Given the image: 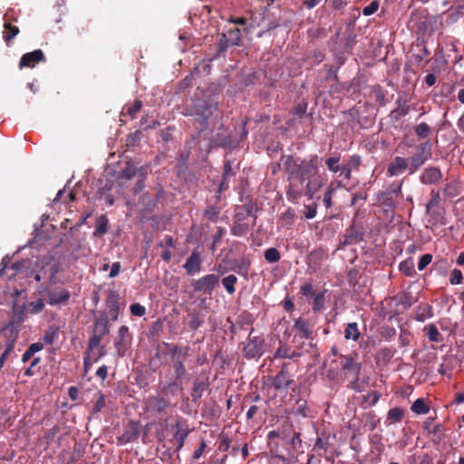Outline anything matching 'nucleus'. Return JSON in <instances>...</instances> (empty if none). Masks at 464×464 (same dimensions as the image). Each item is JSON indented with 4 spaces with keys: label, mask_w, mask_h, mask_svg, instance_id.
Listing matches in <instances>:
<instances>
[{
    "label": "nucleus",
    "mask_w": 464,
    "mask_h": 464,
    "mask_svg": "<svg viewBox=\"0 0 464 464\" xmlns=\"http://www.w3.org/2000/svg\"><path fill=\"white\" fill-rule=\"evenodd\" d=\"M219 278L218 276L210 274L199 278L194 285L198 292L211 294V292L218 285Z\"/></svg>",
    "instance_id": "3"
},
{
    "label": "nucleus",
    "mask_w": 464,
    "mask_h": 464,
    "mask_svg": "<svg viewBox=\"0 0 464 464\" xmlns=\"http://www.w3.org/2000/svg\"><path fill=\"white\" fill-rule=\"evenodd\" d=\"M322 0H304V5L311 9L316 6Z\"/></svg>",
    "instance_id": "50"
},
{
    "label": "nucleus",
    "mask_w": 464,
    "mask_h": 464,
    "mask_svg": "<svg viewBox=\"0 0 464 464\" xmlns=\"http://www.w3.org/2000/svg\"><path fill=\"white\" fill-rule=\"evenodd\" d=\"M455 402L458 404L464 402V392H459L456 394Z\"/></svg>",
    "instance_id": "59"
},
{
    "label": "nucleus",
    "mask_w": 464,
    "mask_h": 464,
    "mask_svg": "<svg viewBox=\"0 0 464 464\" xmlns=\"http://www.w3.org/2000/svg\"><path fill=\"white\" fill-rule=\"evenodd\" d=\"M130 310L133 315L139 317L143 316L146 313V308L139 303L130 304Z\"/></svg>",
    "instance_id": "31"
},
{
    "label": "nucleus",
    "mask_w": 464,
    "mask_h": 464,
    "mask_svg": "<svg viewBox=\"0 0 464 464\" xmlns=\"http://www.w3.org/2000/svg\"><path fill=\"white\" fill-rule=\"evenodd\" d=\"M332 3L334 9H339L346 5V0H332Z\"/></svg>",
    "instance_id": "51"
},
{
    "label": "nucleus",
    "mask_w": 464,
    "mask_h": 464,
    "mask_svg": "<svg viewBox=\"0 0 464 464\" xmlns=\"http://www.w3.org/2000/svg\"><path fill=\"white\" fill-rule=\"evenodd\" d=\"M19 29L11 23L5 21L4 24L3 37L7 44L18 34Z\"/></svg>",
    "instance_id": "16"
},
{
    "label": "nucleus",
    "mask_w": 464,
    "mask_h": 464,
    "mask_svg": "<svg viewBox=\"0 0 464 464\" xmlns=\"http://www.w3.org/2000/svg\"><path fill=\"white\" fill-rule=\"evenodd\" d=\"M101 339H102L101 335H98V334H94L93 336H92L89 340L88 350L102 348V346L100 345Z\"/></svg>",
    "instance_id": "39"
},
{
    "label": "nucleus",
    "mask_w": 464,
    "mask_h": 464,
    "mask_svg": "<svg viewBox=\"0 0 464 464\" xmlns=\"http://www.w3.org/2000/svg\"><path fill=\"white\" fill-rule=\"evenodd\" d=\"M205 448H206V442L202 441L199 448L194 452V459H198L202 456V454L205 450Z\"/></svg>",
    "instance_id": "47"
},
{
    "label": "nucleus",
    "mask_w": 464,
    "mask_h": 464,
    "mask_svg": "<svg viewBox=\"0 0 464 464\" xmlns=\"http://www.w3.org/2000/svg\"><path fill=\"white\" fill-rule=\"evenodd\" d=\"M261 344V340L256 337L249 340L244 349L246 355L252 358L260 356L263 353Z\"/></svg>",
    "instance_id": "12"
},
{
    "label": "nucleus",
    "mask_w": 464,
    "mask_h": 464,
    "mask_svg": "<svg viewBox=\"0 0 464 464\" xmlns=\"http://www.w3.org/2000/svg\"><path fill=\"white\" fill-rule=\"evenodd\" d=\"M339 361L342 370L345 372V374H350L357 380L361 369L359 363L352 356L348 355H341Z\"/></svg>",
    "instance_id": "4"
},
{
    "label": "nucleus",
    "mask_w": 464,
    "mask_h": 464,
    "mask_svg": "<svg viewBox=\"0 0 464 464\" xmlns=\"http://www.w3.org/2000/svg\"><path fill=\"white\" fill-rule=\"evenodd\" d=\"M70 297V293L65 289H61L59 291H53L49 294L48 303L51 305H55L61 303L66 302Z\"/></svg>",
    "instance_id": "14"
},
{
    "label": "nucleus",
    "mask_w": 464,
    "mask_h": 464,
    "mask_svg": "<svg viewBox=\"0 0 464 464\" xmlns=\"http://www.w3.org/2000/svg\"><path fill=\"white\" fill-rule=\"evenodd\" d=\"M230 22H232L235 24L245 25L246 24V19L244 17H237L231 18Z\"/></svg>",
    "instance_id": "52"
},
{
    "label": "nucleus",
    "mask_w": 464,
    "mask_h": 464,
    "mask_svg": "<svg viewBox=\"0 0 464 464\" xmlns=\"http://www.w3.org/2000/svg\"><path fill=\"white\" fill-rule=\"evenodd\" d=\"M440 179V170L434 167L425 169L420 176V181L423 184H435Z\"/></svg>",
    "instance_id": "11"
},
{
    "label": "nucleus",
    "mask_w": 464,
    "mask_h": 464,
    "mask_svg": "<svg viewBox=\"0 0 464 464\" xmlns=\"http://www.w3.org/2000/svg\"><path fill=\"white\" fill-rule=\"evenodd\" d=\"M316 208H317L316 204L304 206V217L307 219L314 218L316 216Z\"/></svg>",
    "instance_id": "36"
},
{
    "label": "nucleus",
    "mask_w": 464,
    "mask_h": 464,
    "mask_svg": "<svg viewBox=\"0 0 464 464\" xmlns=\"http://www.w3.org/2000/svg\"><path fill=\"white\" fill-rule=\"evenodd\" d=\"M201 267L200 255L197 251H193L184 264V268L188 275H194L199 272Z\"/></svg>",
    "instance_id": "7"
},
{
    "label": "nucleus",
    "mask_w": 464,
    "mask_h": 464,
    "mask_svg": "<svg viewBox=\"0 0 464 464\" xmlns=\"http://www.w3.org/2000/svg\"><path fill=\"white\" fill-rule=\"evenodd\" d=\"M161 258L164 261L169 262L171 258V252L169 250H165L161 253Z\"/></svg>",
    "instance_id": "58"
},
{
    "label": "nucleus",
    "mask_w": 464,
    "mask_h": 464,
    "mask_svg": "<svg viewBox=\"0 0 464 464\" xmlns=\"http://www.w3.org/2000/svg\"><path fill=\"white\" fill-rule=\"evenodd\" d=\"M105 354V348L89 349L84 357V368L87 372L89 368L95 362H97Z\"/></svg>",
    "instance_id": "8"
},
{
    "label": "nucleus",
    "mask_w": 464,
    "mask_h": 464,
    "mask_svg": "<svg viewBox=\"0 0 464 464\" xmlns=\"http://www.w3.org/2000/svg\"><path fill=\"white\" fill-rule=\"evenodd\" d=\"M117 337L121 338L122 340H129L130 342L129 328L125 325L121 326Z\"/></svg>",
    "instance_id": "41"
},
{
    "label": "nucleus",
    "mask_w": 464,
    "mask_h": 464,
    "mask_svg": "<svg viewBox=\"0 0 464 464\" xmlns=\"http://www.w3.org/2000/svg\"><path fill=\"white\" fill-rule=\"evenodd\" d=\"M400 270L406 276H411L414 274L412 260L409 259L400 264Z\"/></svg>",
    "instance_id": "28"
},
{
    "label": "nucleus",
    "mask_w": 464,
    "mask_h": 464,
    "mask_svg": "<svg viewBox=\"0 0 464 464\" xmlns=\"http://www.w3.org/2000/svg\"><path fill=\"white\" fill-rule=\"evenodd\" d=\"M361 334L356 323H349L344 330V338L346 340L357 341Z\"/></svg>",
    "instance_id": "17"
},
{
    "label": "nucleus",
    "mask_w": 464,
    "mask_h": 464,
    "mask_svg": "<svg viewBox=\"0 0 464 464\" xmlns=\"http://www.w3.org/2000/svg\"><path fill=\"white\" fill-rule=\"evenodd\" d=\"M424 331L426 332V335L430 342L440 343L442 341V336L435 324H428Z\"/></svg>",
    "instance_id": "18"
},
{
    "label": "nucleus",
    "mask_w": 464,
    "mask_h": 464,
    "mask_svg": "<svg viewBox=\"0 0 464 464\" xmlns=\"http://www.w3.org/2000/svg\"><path fill=\"white\" fill-rule=\"evenodd\" d=\"M188 430L178 431L176 433L175 439L178 443V446H177L178 450H180L183 447L184 440H185L186 437L188 436Z\"/></svg>",
    "instance_id": "38"
},
{
    "label": "nucleus",
    "mask_w": 464,
    "mask_h": 464,
    "mask_svg": "<svg viewBox=\"0 0 464 464\" xmlns=\"http://www.w3.org/2000/svg\"><path fill=\"white\" fill-rule=\"evenodd\" d=\"M284 169L290 179H299L304 182L319 174L318 157L313 155L300 162L292 157H287L284 161Z\"/></svg>",
    "instance_id": "1"
},
{
    "label": "nucleus",
    "mask_w": 464,
    "mask_h": 464,
    "mask_svg": "<svg viewBox=\"0 0 464 464\" xmlns=\"http://www.w3.org/2000/svg\"><path fill=\"white\" fill-rule=\"evenodd\" d=\"M108 374V369L105 365L99 367L96 371L97 377L101 378L102 381L106 379Z\"/></svg>",
    "instance_id": "45"
},
{
    "label": "nucleus",
    "mask_w": 464,
    "mask_h": 464,
    "mask_svg": "<svg viewBox=\"0 0 464 464\" xmlns=\"http://www.w3.org/2000/svg\"><path fill=\"white\" fill-rule=\"evenodd\" d=\"M129 344V340H122L121 338L116 337L114 345L120 356H123L125 354Z\"/></svg>",
    "instance_id": "23"
},
{
    "label": "nucleus",
    "mask_w": 464,
    "mask_h": 464,
    "mask_svg": "<svg viewBox=\"0 0 464 464\" xmlns=\"http://www.w3.org/2000/svg\"><path fill=\"white\" fill-rule=\"evenodd\" d=\"M432 261V256L430 254H425L423 256H421V257L420 258L419 262H418V269L420 271L423 270L424 268H426V266L430 264V262Z\"/></svg>",
    "instance_id": "34"
},
{
    "label": "nucleus",
    "mask_w": 464,
    "mask_h": 464,
    "mask_svg": "<svg viewBox=\"0 0 464 464\" xmlns=\"http://www.w3.org/2000/svg\"><path fill=\"white\" fill-rule=\"evenodd\" d=\"M44 306V301L41 298L24 304L21 310L16 312L18 321L23 322L28 315L40 314Z\"/></svg>",
    "instance_id": "2"
},
{
    "label": "nucleus",
    "mask_w": 464,
    "mask_h": 464,
    "mask_svg": "<svg viewBox=\"0 0 464 464\" xmlns=\"http://www.w3.org/2000/svg\"><path fill=\"white\" fill-rule=\"evenodd\" d=\"M408 167L407 160L401 157H395L388 167V174L391 177L401 174Z\"/></svg>",
    "instance_id": "9"
},
{
    "label": "nucleus",
    "mask_w": 464,
    "mask_h": 464,
    "mask_svg": "<svg viewBox=\"0 0 464 464\" xmlns=\"http://www.w3.org/2000/svg\"><path fill=\"white\" fill-rule=\"evenodd\" d=\"M174 371L177 379L183 377L186 374V368L182 362L177 361L174 362Z\"/></svg>",
    "instance_id": "33"
},
{
    "label": "nucleus",
    "mask_w": 464,
    "mask_h": 464,
    "mask_svg": "<svg viewBox=\"0 0 464 464\" xmlns=\"http://www.w3.org/2000/svg\"><path fill=\"white\" fill-rule=\"evenodd\" d=\"M307 180L308 181L305 186V196H307L309 199H312L314 194L323 187L324 182L319 174Z\"/></svg>",
    "instance_id": "10"
},
{
    "label": "nucleus",
    "mask_w": 464,
    "mask_h": 464,
    "mask_svg": "<svg viewBox=\"0 0 464 464\" xmlns=\"http://www.w3.org/2000/svg\"><path fill=\"white\" fill-rule=\"evenodd\" d=\"M425 82L429 86H432L435 83V77L433 74H428L425 78Z\"/></svg>",
    "instance_id": "57"
},
{
    "label": "nucleus",
    "mask_w": 464,
    "mask_h": 464,
    "mask_svg": "<svg viewBox=\"0 0 464 464\" xmlns=\"http://www.w3.org/2000/svg\"><path fill=\"white\" fill-rule=\"evenodd\" d=\"M323 305V296L322 295H316L314 300V309H319Z\"/></svg>",
    "instance_id": "49"
},
{
    "label": "nucleus",
    "mask_w": 464,
    "mask_h": 464,
    "mask_svg": "<svg viewBox=\"0 0 464 464\" xmlns=\"http://www.w3.org/2000/svg\"><path fill=\"white\" fill-rule=\"evenodd\" d=\"M339 160L340 157H330L325 160V164L332 172L336 173L341 170V168L338 164Z\"/></svg>",
    "instance_id": "29"
},
{
    "label": "nucleus",
    "mask_w": 464,
    "mask_h": 464,
    "mask_svg": "<svg viewBox=\"0 0 464 464\" xmlns=\"http://www.w3.org/2000/svg\"><path fill=\"white\" fill-rule=\"evenodd\" d=\"M44 349V344L42 343H34L28 347L29 353L34 354L37 352H40Z\"/></svg>",
    "instance_id": "43"
},
{
    "label": "nucleus",
    "mask_w": 464,
    "mask_h": 464,
    "mask_svg": "<svg viewBox=\"0 0 464 464\" xmlns=\"http://www.w3.org/2000/svg\"><path fill=\"white\" fill-rule=\"evenodd\" d=\"M106 222H107V219L105 218H101L99 225L97 227V230H96L98 233L103 234L106 232V229H107Z\"/></svg>",
    "instance_id": "46"
},
{
    "label": "nucleus",
    "mask_w": 464,
    "mask_h": 464,
    "mask_svg": "<svg viewBox=\"0 0 464 464\" xmlns=\"http://www.w3.org/2000/svg\"><path fill=\"white\" fill-rule=\"evenodd\" d=\"M256 411H257V407L251 406L246 412L247 418L252 419L255 416V414L256 413Z\"/></svg>",
    "instance_id": "55"
},
{
    "label": "nucleus",
    "mask_w": 464,
    "mask_h": 464,
    "mask_svg": "<svg viewBox=\"0 0 464 464\" xmlns=\"http://www.w3.org/2000/svg\"><path fill=\"white\" fill-rule=\"evenodd\" d=\"M458 127L461 130H464V114L459 119V121H458Z\"/></svg>",
    "instance_id": "62"
},
{
    "label": "nucleus",
    "mask_w": 464,
    "mask_h": 464,
    "mask_svg": "<svg viewBox=\"0 0 464 464\" xmlns=\"http://www.w3.org/2000/svg\"><path fill=\"white\" fill-rule=\"evenodd\" d=\"M404 415L403 410L401 408H392L388 412V419L392 422H399L402 420Z\"/></svg>",
    "instance_id": "25"
},
{
    "label": "nucleus",
    "mask_w": 464,
    "mask_h": 464,
    "mask_svg": "<svg viewBox=\"0 0 464 464\" xmlns=\"http://www.w3.org/2000/svg\"><path fill=\"white\" fill-rule=\"evenodd\" d=\"M229 40L234 44H239L241 41V30L238 28H235L229 31Z\"/></svg>",
    "instance_id": "35"
},
{
    "label": "nucleus",
    "mask_w": 464,
    "mask_h": 464,
    "mask_svg": "<svg viewBox=\"0 0 464 464\" xmlns=\"http://www.w3.org/2000/svg\"><path fill=\"white\" fill-rule=\"evenodd\" d=\"M265 258L269 263L277 262L280 259V253L275 247H270L265 251Z\"/></svg>",
    "instance_id": "24"
},
{
    "label": "nucleus",
    "mask_w": 464,
    "mask_h": 464,
    "mask_svg": "<svg viewBox=\"0 0 464 464\" xmlns=\"http://www.w3.org/2000/svg\"><path fill=\"white\" fill-rule=\"evenodd\" d=\"M294 330L301 338L309 339L312 335V330L309 324L299 318L295 322Z\"/></svg>",
    "instance_id": "13"
},
{
    "label": "nucleus",
    "mask_w": 464,
    "mask_h": 464,
    "mask_svg": "<svg viewBox=\"0 0 464 464\" xmlns=\"http://www.w3.org/2000/svg\"><path fill=\"white\" fill-rule=\"evenodd\" d=\"M34 354L29 353L28 350L25 351V353L23 354V357H22V361L24 362H26L27 361L30 360V358L33 356Z\"/></svg>",
    "instance_id": "60"
},
{
    "label": "nucleus",
    "mask_w": 464,
    "mask_h": 464,
    "mask_svg": "<svg viewBox=\"0 0 464 464\" xmlns=\"http://www.w3.org/2000/svg\"><path fill=\"white\" fill-rule=\"evenodd\" d=\"M166 406H167V401H166L165 400H163V399H159V400L157 401V410H158L159 411H163V410L166 408Z\"/></svg>",
    "instance_id": "53"
},
{
    "label": "nucleus",
    "mask_w": 464,
    "mask_h": 464,
    "mask_svg": "<svg viewBox=\"0 0 464 464\" xmlns=\"http://www.w3.org/2000/svg\"><path fill=\"white\" fill-rule=\"evenodd\" d=\"M415 133L420 139H424L430 133V128L427 123L421 122L415 127Z\"/></svg>",
    "instance_id": "26"
},
{
    "label": "nucleus",
    "mask_w": 464,
    "mask_h": 464,
    "mask_svg": "<svg viewBox=\"0 0 464 464\" xmlns=\"http://www.w3.org/2000/svg\"><path fill=\"white\" fill-rule=\"evenodd\" d=\"M341 187L340 181H333L330 183L329 187L327 188L326 191L324 194L323 202L326 208H330L333 206L332 203V198L334 193L336 191L338 188Z\"/></svg>",
    "instance_id": "15"
},
{
    "label": "nucleus",
    "mask_w": 464,
    "mask_h": 464,
    "mask_svg": "<svg viewBox=\"0 0 464 464\" xmlns=\"http://www.w3.org/2000/svg\"><path fill=\"white\" fill-rule=\"evenodd\" d=\"M379 2L374 0L369 5L365 6L362 9V14L365 16H369L376 13L379 9Z\"/></svg>",
    "instance_id": "32"
},
{
    "label": "nucleus",
    "mask_w": 464,
    "mask_h": 464,
    "mask_svg": "<svg viewBox=\"0 0 464 464\" xmlns=\"http://www.w3.org/2000/svg\"><path fill=\"white\" fill-rule=\"evenodd\" d=\"M164 246H169V247H174L175 246L174 240H173L172 237L166 236L164 237V239L161 242L159 243V246L163 247Z\"/></svg>",
    "instance_id": "42"
},
{
    "label": "nucleus",
    "mask_w": 464,
    "mask_h": 464,
    "mask_svg": "<svg viewBox=\"0 0 464 464\" xmlns=\"http://www.w3.org/2000/svg\"><path fill=\"white\" fill-rule=\"evenodd\" d=\"M121 270V264L119 262H114L111 267L110 277H115L119 275Z\"/></svg>",
    "instance_id": "44"
},
{
    "label": "nucleus",
    "mask_w": 464,
    "mask_h": 464,
    "mask_svg": "<svg viewBox=\"0 0 464 464\" xmlns=\"http://www.w3.org/2000/svg\"><path fill=\"white\" fill-rule=\"evenodd\" d=\"M462 273L459 269H454L450 275V281L452 285H459L462 282Z\"/></svg>",
    "instance_id": "37"
},
{
    "label": "nucleus",
    "mask_w": 464,
    "mask_h": 464,
    "mask_svg": "<svg viewBox=\"0 0 464 464\" xmlns=\"http://www.w3.org/2000/svg\"><path fill=\"white\" fill-rule=\"evenodd\" d=\"M427 159L428 157H421L420 155L412 157L411 159V173H413L416 169H418L420 166H421Z\"/></svg>",
    "instance_id": "30"
},
{
    "label": "nucleus",
    "mask_w": 464,
    "mask_h": 464,
    "mask_svg": "<svg viewBox=\"0 0 464 464\" xmlns=\"http://www.w3.org/2000/svg\"><path fill=\"white\" fill-rule=\"evenodd\" d=\"M44 60V53L41 50H34L33 52L24 53L20 62H19V68L23 69L24 67L33 68L39 62H42Z\"/></svg>",
    "instance_id": "5"
},
{
    "label": "nucleus",
    "mask_w": 464,
    "mask_h": 464,
    "mask_svg": "<svg viewBox=\"0 0 464 464\" xmlns=\"http://www.w3.org/2000/svg\"><path fill=\"white\" fill-rule=\"evenodd\" d=\"M296 179H292L289 180V186L286 191L287 198L290 201L295 202L297 201L301 196L303 195V183L302 180L299 179V182L295 181Z\"/></svg>",
    "instance_id": "6"
},
{
    "label": "nucleus",
    "mask_w": 464,
    "mask_h": 464,
    "mask_svg": "<svg viewBox=\"0 0 464 464\" xmlns=\"http://www.w3.org/2000/svg\"><path fill=\"white\" fill-rule=\"evenodd\" d=\"M300 293L306 297H311L314 294L313 285L310 283H306L301 286Z\"/></svg>",
    "instance_id": "40"
},
{
    "label": "nucleus",
    "mask_w": 464,
    "mask_h": 464,
    "mask_svg": "<svg viewBox=\"0 0 464 464\" xmlns=\"http://www.w3.org/2000/svg\"><path fill=\"white\" fill-rule=\"evenodd\" d=\"M104 200H105V203H106L107 206H111L114 203V199H113L111 195H107L104 198Z\"/></svg>",
    "instance_id": "61"
},
{
    "label": "nucleus",
    "mask_w": 464,
    "mask_h": 464,
    "mask_svg": "<svg viewBox=\"0 0 464 464\" xmlns=\"http://www.w3.org/2000/svg\"><path fill=\"white\" fill-rule=\"evenodd\" d=\"M237 282V278L234 275H229L222 279V285L226 288L228 294L235 293V285Z\"/></svg>",
    "instance_id": "21"
},
{
    "label": "nucleus",
    "mask_w": 464,
    "mask_h": 464,
    "mask_svg": "<svg viewBox=\"0 0 464 464\" xmlns=\"http://www.w3.org/2000/svg\"><path fill=\"white\" fill-rule=\"evenodd\" d=\"M134 435L133 434H130L128 432L122 434L120 438H119V440L121 444H124V443H128L130 442L132 439H133Z\"/></svg>",
    "instance_id": "48"
},
{
    "label": "nucleus",
    "mask_w": 464,
    "mask_h": 464,
    "mask_svg": "<svg viewBox=\"0 0 464 464\" xmlns=\"http://www.w3.org/2000/svg\"><path fill=\"white\" fill-rule=\"evenodd\" d=\"M142 102L140 101H135L132 105H127L123 108L122 114L130 115L131 118L135 117L136 113L140 111Z\"/></svg>",
    "instance_id": "22"
},
{
    "label": "nucleus",
    "mask_w": 464,
    "mask_h": 464,
    "mask_svg": "<svg viewBox=\"0 0 464 464\" xmlns=\"http://www.w3.org/2000/svg\"><path fill=\"white\" fill-rule=\"evenodd\" d=\"M176 353L175 354H179V356L180 357H186L188 355V348H176Z\"/></svg>",
    "instance_id": "56"
},
{
    "label": "nucleus",
    "mask_w": 464,
    "mask_h": 464,
    "mask_svg": "<svg viewBox=\"0 0 464 464\" xmlns=\"http://www.w3.org/2000/svg\"><path fill=\"white\" fill-rule=\"evenodd\" d=\"M411 410L416 414H427L430 411V406L424 399H417L411 407Z\"/></svg>",
    "instance_id": "19"
},
{
    "label": "nucleus",
    "mask_w": 464,
    "mask_h": 464,
    "mask_svg": "<svg viewBox=\"0 0 464 464\" xmlns=\"http://www.w3.org/2000/svg\"><path fill=\"white\" fill-rule=\"evenodd\" d=\"M295 353L286 346H280L275 354L276 358H293Z\"/></svg>",
    "instance_id": "27"
},
{
    "label": "nucleus",
    "mask_w": 464,
    "mask_h": 464,
    "mask_svg": "<svg viewBox=\"0 0 464 464\" xmlns=\"http://www.w3.org/2000/svg\"><path fill=\"white\" fill-rule=\"evenodd\" d=\"M458 99L462 104H464V88L459 90L458 93Z\"/></svg>",
    "instance_id": "63"
},
{
    "label": "nucleus",
    "mask_w": 464,
    "mask_h": 464,
    "mask_svg": "<svg viewBox=\"0 0 464 464\" xmlns=\"http://www.w3.org/2000/svg\"><path fill=\"white\" fill-rule=\"evenodd\" d=\"M457 264L459 266L464 265V253H460L457 258Z\"/></svg>",
    "instance_id": "64"
},
{
    "label": "nucleus",
    "mask_w": 464,
    "mask_h": 464,
    "mask_svg": "<svg viewBox=\"0 0 464 464\" xmlns=\"http://www.w3.org/2000/svg\"><path fill=\"white\" fill-rule=\"evenodd\" d=\"M232 231L235 236H242L246 232V229L241 227L240 226H238V227L235 226L233 227Z\"/></svg>",
    "instance_id": "54"
},
{
    "label": "nucleus",
    "mask_w": 464,
    "mask_h": 464,
    "mask_svg": "<svg viewBox=\"0 0 464 464\" xmlns=\"http://www.w3.org/2000/svg\"><path fill=\"white\" fill-rule=\"evenodd\" d=\"M292 382L293 381L289 379L287 373L282 371L275 377L273 384L276 389H281L288 387L292 383Z\"/></svg>",
    "instance_id": "20"
}]
</instances>
